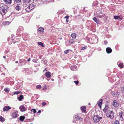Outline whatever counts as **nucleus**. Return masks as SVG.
Segmentation results:
<instances>
[{
	"label": "nucleus",
	"instance_id": "obj_1",
	"mask_svg": "<svg viewBox=\"0 0 124 124\" xmlns=\"http://www.w3.org/2000/svg\"><path fill=\"white\" fill-rule=\"evenodd\" d=\"M8 7L6 5L2 4L0 6V13L2 15L6 14L8 10Z\"/></svg>",
	"mask_w": 124,
	"mask_h": 124
},
{
	"label": "nucleus",
	"instance_id": "obj_2",
	"mask_svg": "<svg viewBox=\"0 0 124 124\" xmlns=\"http://www.w3.org/2000/svg\"><path fill=\"white\" fill-rule=\"evenodd\" d=\"M106 116L108 117L109 118L111 119H112L114 118V113L112 111L108 110L107 112Z\"/></svg>",
	"mask_w": 124,
	"mask_h": 124
},
{
	"label": "nucleus",
	"instance_id": "obj_3",
	"mask_svg": "<svg viewBox=\"0 0 124 124\" xmlns=\"http://www.w3.org/2000/svg\"><path fill=\"white\" fill-rule=\"evenodd\" d=\"M18 115V111L16 110H14L11 114V116L13 118H16Z\"/></svg>",
	"mask_w": 124,
	"mask_h": 124
},
{
	"label": "nucleus",
	"instance_id": "obj_4",
	"mask_svg": "<svg viewBox=\"0 0 124 124\" xmlns=\"http://www.w3.org/2000/svg\"><path fill=\"white\" fill-rule=\"evenodd\" d=\"M93 119L94 122L96 123L99 122L100 120L99 116L98 115H95L93 116Z\"/></svg>",
	"mask_w": 124,
	"mask_h": 124
},
{
	"label": "nucleus",
	"instance_id": "obj_5",
	"mask_svg": "<svg viewBox=\"0 0 124 124\" xmlns=\"http://www.w3.org/2000/svg\"><path fill=\"white\" fill-rule=\"evenodd\" d=\"M19 109L21 111L24 112L26 111L27 110V107H24L23 105H22L20 107Z\"/></svg>",
	"mask_w": 124,
	"mask_h": 124
},
{
	"label": "nucleus",
	"instance_id": "obj_6",
	"mask_svg": "<svg viewBox=\"0 0 124 124\" xmlns=\"http://www.w3.org/2000/svg\"><path fill=\"white\" fill-rule=\"evenodd\" d=\"M97 15V17L101 18H102L105 16V14L104 13H102V12H100Z\"/></svg>",
	"mask_w": 124,
	"mask_h": 124
},
{
	"label": "nucleus",
	"instance_id": "obj_7",
	"mask_svg": "<svg viewBox=\"0 0 124 124\" xmlns=\"http://www.w3.org/2000/svg\"><path fill=\"white\" fill-rule=\"evenodd\" d=\"M11 109V108L9 106H5L3 108V110L4 111H7L9 109Z\"/></svg>",
	"mask_w": 124,
	"mask_h": 124
},
{
	"label": "nucleus",
	"instance_id": "obj_8",
	"mask_svg": "<svg viewBox=\"0 0 124 124\" xmlns=\"http://www.w3.org/2000/svg\"><path fill=\"white\" fill-rule=\"evenodd\" d=\"M75 118L76 120L77 121L79 120H80L82 121L83 120V119L82 118H81L78 115H76L75 116Z\"/></svg>",
	"mask_w": 124,
	"mask_h": 124
},
{
	"label": "nucleus",
	"instance_id": "obj_9",
	"mask_svg": "<svg viewBox=\"0 0 124 124\" xmlns=\"http://www.w3.org/2000/svg\"><path fill=\"white\" fill-rule=\"evenodd\" d=\"M113 105L115 108L119 106V104L116 100H114L113 102Z\"/></svg>",
	"mask_w": 124,
	"mask_h": 124
},
{
	"label": "nucleus",
	"instance_id": "obj_10",
	"mask_svg": "<svg viewBox=\"0 0 124 124\" xmlns=\"http://www.w3.org/2000/svg\"><path fill=\"white\" fill-rule=\"evenodd\" d=\"M107 52L108 54L111 53L112 51V50L110 47H107L106 49Z\"/></svg>",
	"mask_w": 124,
	"mask_h": 124
},
{
	"label": "nucleus",
	"instance_id": "obj_11",
	"mask_svg": "<svg viewBox=\"0 0 124 124\" xmlns=\"http://www.w3.org/2000/svg\"><path fill=\"white\" fill-rule=\"evenodd\" d=\"M29 7L30 8L31 10L33 9L35 7V5L34 3H32L30 4L29 6Z\"/></svg>",
	"mask_w": 124,
	"mask_h": 124
},
{
	"label": "nucleus",
	"instance_id": "obj_12",
	"mask_svg": "<svg viewBox=\"0 0 124 124\" xmlns=\"http://www.w3.org/2000/svg\"><path fill=\"white\" fill-rule=\"evenodd\" d=\"M86 107L85 106L82 107L81 108V109L83 112H85L86 111Z\"/></svg>",
	"mask_w": 124,
	"mask_h": 124
},
{
	"label": "nucleus",
	"instance_id": "obj_13",
	"mask_svg": "<svg viewBox=\"0 0 124 124\" xmlns=\"http://www.w3.org/2000/svg\"><path fill=\"white\" fill-rule=\"evenodd\" d=\"M46 76L47 78H50L51 76V73L49 71L46 72Z\"/></svg>",
	"mask_w": 124,
	"mask_h": 124
},
{
	"label": "nucleus",
	"instance_id": "obj_14",
	"mask_svg": "<svg viewBox=\"0 0 124 124\" xmlns=\"http://www.w3.org/2000/svg\"><path fill=\"white\" fill-rule=\"evenodd\" d=\"M4 2L6 3L11 4L12 0H3Z\"/></svg>",
	"mask_w": 124,
	"mask_h": 124
},
{
	"label": "nucleus",
	"instance_id": "obj_15",
	"mask_svg": "<svg viewBox=\"0 0 124 124\" xmlns=\"http://www.w3.org/2000/svg\"><path fill=\"white\" fill-rule=\"evenodd\" d=\"M114 18L116 20L118 19L119 20H121V19L120 18V17L119 16H115L114 17Z\"/></svg>",
	"mask_w": 124,
	"mask_h": 124
},
{
	"label": "nucleus",
	"instance_id": "obj_16",
	"mask_svg": "<svg viewBox=\"0 0 124 124\" xmlns=\"http://www.w3.org/2000/svg\"><path fill=\"white\" fill-rule=\"evenodd\" d=\"M16 9L17 10L19 11L21 9V8L19 6V5H17L15 7Z\"/></svg>",
	"mask_w": 124,
	"mask_h": 124
},
{
	"label": "nucleus",
	"instance_id": "obj_17",
	"mask_svg": "<svg viewBox=\"0 0 124 124\" xmlns=\"http://www.w3.org/2000/svg\"><path fill=\"white\" fill-rule=\"evenodd\" d=\"M31 1V0H24V4L25 5H27Z\"/></svg>",
	"mask_w": 124,
	"mask_h": 124
},
{
	"label": "nucleus",
	"instance_id": "obj_18",
	"mask_svg": "<svg viewBox=\"0 0 124 124\" xmlns=\"http://www.w3.org/2000/svg\"><path fill=\"white\" fill-rule=\"evenodd\" d=\"M23 96L22 95H21L17 98V99L18 100L21 101L23 99Z\"/></svg>",
	"mask_w": 124,
	"mask_h": 124
},
{
	"label": "nucleus",
	"instance_id": "obj_19",
	"mask_svg": "<svg viewBox=\"0 0 124 124\" xmlns=\"http://www.w3.org/2000/svg\"><path fill=\"white\" fill-rule=\"evenodd\" d=\"M108 107L107 105H106L105 107V108L103 109V111L104 112H106L107 110L108 109Z\"/></svg>",
	"mask_w": 124,
	"mask_h": 124
},
{
	"label": "nucleus",
	"instance_id": "obj_20",
	"mask_svg": "<svg viewBox=\"0 0 124 124\" xmlns=\"http://www.w3.org/2000/svg\"><path fill=\"white\" fill-rule=\"evenodd\" d=\"M102 99H101L100 100L98 104L99 106L100 107V108H101V105L102 104Z\"/></svg>",
	"mask_w": 124,
	"mask_h": 124
},
{
	"label": "nucleus",
	"instance_id": "obj_21",
	"mask_svg": "<svg viewBox=\"0 0 124 124\" xmlns=\"http://www.w3.org/2000/svg\"><path fill=\"white\" fill-rule=\"evenodd\" d=\"M93 20L96 22L98 23L99 22V20L95 17H94L93 18Z\"/></svg>",
	"mask_w": 124,
	"mask_h": 124
},
{
	"label": "nucleus",
	"instance_id": "obj_22",
	"mask_svg": "<svg viewBox=\"0 0 124 124\" xmlns=\"http://www.w3.org/2000/svg\"><path fill=\"white\" fill-rule=\"evenodd\" d=\"M25 118V117L23 116H21L20 117V120L21 121H23Z\"/></svg>",
	"mask_w": 124,
	"mask_h": 124
},
{
	"label": "nucleus",
	"instance_id": "obj_23",
	"mask_svg": "<svg viewBox=\"0 0 124 124\" xmlns=\"http://www.w3.org/2000/svg\"><path fill=\"white\" fill-rule=\"evenodd\" d=\"M4 90L6 92H9L10 91V89L8 88H4Z\"/></svg>",
	"mask_w": 124,
	"mask_h": 124
},
{
	"label": "nucleus",
	"instance_id": "obj_24",
	"mask_svg": "<svg viewBox=\"0 0 124 124\" xmlns=\"http://www.w3.org/2000/svg\"><path fill=\"white\" fill-rule=\"evenodd\" d=\"M30 9V8L29 7V6H28L27 8L25 9V10L27 12H28L31 10Z\"/></svg>",
	"mask_w": 124,
	"mask_h": 124
},
{
	"label": "nucleus",
	"instance_id": "obj_25",
	"mask_svg": "<svg viewBox=\"0 0 124 124\" xmlns=\"http://www.w3.org/2000/svg\"><path fill=\"white\" fill-rule=\"evenodd\" d=\"M71 37L73 38H75L76 37V34L75 33H72L71 35Z\"/></svg>",
	"mask_w": 124,
	"mask_h": 124
},
{
	"label": "nucleus",
	"instance_id": "obj_26",
	"mask_svg": "<svg viewBox=\"0 0 124 124\" xmlns=\"http://www.w3.org/2000/svg\"><path fill=\"white\" fill-rule=\"evenodd\" d=\"M39 32H43L44 31V29L42 28H40L38 29Z\"/></svg>",
	"mask_w": 124,
	"mask_h": 124
},
{
	"label": "nucleus",
	"instance_id": "obj_27",
	"mask_svg": "<svg viewBox=\"0 0 124 124\" xmlns=\"http://www.w3.org/2000/svg\"><path fill=\"white\" fill-rule=\"evenodd\" d=\"M38 44L39 45L41 46L42 47H44V45L43 43L41 42H38Z\"/></svg>",
	"mask_w": 124,
	"mask_h": 124
},
{
	"label": "nucleus",
	"instance_id": "obj_28",
	"mask_svg": "<svg viewBox=\"0 0 124 124\" xmlns=\"http://www.w3.org/2000/svg\"><path fill=\"white\" fill-rule=\"evenodd\" d=\"M123 113V112L122 111H121L119 113V115L120 116V117L121 119H122V115Z\"/></svg>",
	"mask_w": 124,
	"mask_h": 124
},
{
	"label": "nucleus",
	"instance_id": "obj_29",
	"mask_svg": "<svg viewBox=\"0 0 124 124\" xmlns=\"http://www.w3.org/2000/svg\"><path fill=\"white\" fill-rule=\"evenodd\" d=\"M4 121V119L1 116H0V121Z\"/></svg>",
	"mask_w": 124,
	"mask_h": 124
},
{
	"label": "nucleus",
	"instance_id": "obj_30",
	"mask_svg": "<svg viewBox=\"0 0 124 124\" xmlns=\"http://www.w3.org/2000/svg\"><path fill=\"white\" fill-rule=\"evenodd\" d=\"M10 23V22H4V24L6 25L7 24H9Z\"/></svg>",
	"mask_w": 124,
	"mask_h": 124
},
{
	"label": "nucleus",
	"instance_id": "obj_31",
	"mask_svg": "<svg viewBox=\"0 0 124 124\" xmlns=\"http://www.w3.org/2000/svg\"><path fill=\"white\" fill-rule=\"evenodd\" d=\"M118 66L119 67H120L121 68H122L123 67L124 65L122 63H120L119 64Z\"/></svg>",
	"mask_w": 124,
	"mask_h": 124
},
{
	"label": "nucleus",
	"instance_id": "obj_32",
	"mask_svg": "<svg viewBox=\"0 0 124 124\" xmlns=\"http://www.w3.org/2000/svg\"><path fill=\"white\" fill-rule=\"evenodd\" d=\"M21 92L19 91H16L15 92V93L13 94L14 95H15V94H18L20 93Z\"/></svg>",
	"mask_w": 124,
	"mask_h": 124
},
{
	"label": "nucleus",
	"instance_id": "obj_33",
	"mask_svg": "<svg viewBox=\"0 0 124 124\" xmlns=\"http://www.w3.org/2000/svg\"><path fill=\"white\" fill-rule=\"evenodd\" d=\"M21 0H14V1L16 3H20Z\"/></svg>",
	"mask_w": 124,
	"mask_h": 124
},
{
	"label": "nucleus",
	"instance_id": "obj_34",
	"mask_svg": "<svg viewBox=\"0 0 124 124\" xmlns=\"http://www.w3.org/2000/svg\"><path fill=\"white\" fill-rule=\"evenodd\" d=\"M114 124H119V121L118 120H116L114 122Z\"/></svg>",
	"mask_w": 124,
	"mask_h": 124
},
{
	"label": "nucleus",
	"instance_id": "obj_35",
	"mask_svg": "<svg viewBox=\"0 0 124 124\" xmlns=\"http://www.w3.org/2000/svg\"><path fill=\"white\" fill-rule=\"evenodd\" d=\"M31 111H33L34 113H35L36 112V110L34 109H32Z\"/></svg>",
	"mask_w": 124,
	"mask_h": 124
},
{
	"label": "nucleus",
	"instance_id": "obj_36",
	"mask_svg": "<svg viewBox=\"0 0 124 124\" xmlns=\"http://www.w3.org/2000/svg\"><path fill=\"white\" fill-rule=\"evenodd\" d=\"M41 87V86L40 85H37L36 86V87L37 88L39 89Z\"/></svg>",
	"mask_w": 124,
	"mask_h": 124
},
{
	"label": "nucleus",
	"instance_id": "obj_37",
	"mask_svg": "<svg viewBox=\"0 0 124 124\" xmlns=\"http://www.w3.org/2000/svg\"><path fill=\"white\" fill-rule=\"evenodd\" d=\"M69 50H67L65 51H64V53L66 54H67L68 53Z\"/></svg>",
	"mask_w": 124,
	"mask_h": 124
},
{
	"label": "nucleus",
	"instance_id": "obj_38",
	"mask_svg": "<svg viewBox=\"0 0 124 124\" xmlns=\"http://www.w3.org/2000/svg\"><path fill=\"white\" fill-rule=\"evenodd\" d=\"M69 16H67L65 17L64 18H66V21L67 22L68 21H67V19H69Z\"/></svg>",
	"mask_w": 124,
	"mask_h": 124
},
{
	"label": "nucleus",
	"instance_id": "obj_39",
	"mask_svg": "<svg viewBox=\"0 0 124 124\" xmlns=\"http://www.w3.org/2000/svg\"><path fill=\"white\" fill-rule=\"evenodd\" d=\"M74 82L75 84H76L77 85H78V81H74Z\"/></svg>",
	"mask_w": 124,
	"mask_h": 124
},
{
	"label": "nucleus",
	"instance_id": "obj_40",
	"mask_svg": "<svg viewBox=\"0 0 124 124\" xmlns=\"http://www.w3.org/2000/svg\"><path fill=\"white\" fill-rule=\"evenodd\" d=\"M42 105L43 106H45L46 104V103L45 102H43L42 104Z\"/></svg>",
	"mask_w": 124,
	"mask_h": 124
},
{
	"label": "nucleus",
	"instance_id": "obj_41",
	"mask_svg": "<svg viewBox=\"0 0 124 124\" xmlns=\"http://www.w3.org/2000/svg\"><path fill=\"white\" fill-rule=\"evenodd\" d=\"M32 61L33 62H37L36 60L35 59L33 60Z\"/></svg>",
	"mask_w": 124,
	"mask_h": 124
},
{
	"label": "nucleus",
	"instance_id": "obj_42",
	"mask_svg": "<svg viewBox=\"0 0 124 124\" xmlns=\"http://www.w3.org/2000/svg\"><path fill=\"white\" fill-rule=\"evenodd\" d=\"M86 48V47H82V49H81V50H84Z\"/></svg>",
	"mask_w": 124,
	"mask_h": 124
},
{
	"label": "nucleus",
	"instance_id": "obj_43",
	"mask_svg": "<svg viewBox=\"0 0 124 124\" xmlns=\"http://www.w3.org/2000/svg\"><path fill=\"white\" fill-rule=\"evenodd\" d=\"M104 44H105V45H106L107 44V41H104Z\"/></svg>",
	"mask_w": 124,
	"mask_h": 124
},
{
	"label": "nucleus",
	"instance_id": "obj_44",
	"mask_svg": "<svg viewBox=\"0 0 124 124\" xmlns=\"http://www.w3.org/2000/svg\"><path fill=\"white\" fill-rule=\"evenodd\" d=\"M41 111L40 110H39L38 111V113H41Z\"/></svg>",
	"mask_w": 124,
	"mask_h": 124
},
{
	"label": "nucleus",
	"instance_id": "obj_45",
	"mask_svg": "<svg viewBox=\"0 0 124 124\" xmlns=\"http://www.w3.org/2000/svg\"><path fill=\"white\" fill-rule=\"evenodd\" d=\"M31 59L30 58H29V59L27 61L28 62L30 61V60Z\"/></svg>",
	"mask_w": 124,
	"mask_h": 124
},
{
	"label": "nucleus",
	"instance_id": "obj_46",
	"mask_svg": "<svg viewBox=\"0 0 124 124\" xmlns=\"http://www.w3.org/2000/svg\"><path fill=\"white\" fill-rule=\"evenodd\" d=\"M46 68H45V69L43 71H45V70L46 71H47V70H46Z\"/></svg>",
	"mask_w": 124,
	"mask_h": 124
},
{
	"label": "nucleus",
	"instance_id": "obj_47",
	"mask_svg": "<svg viewBox=\"0 0 124 124\" xmlns=\"http://www.w3.org/2000/svg\"><path fill=\"white\" fill-rule=\"evenodd\" d=\"M18 61H16V62H15V63H18Z\"/></svg>",
	"mask_w": 124,
	"mask_h": 124
},
{
	"label": "nucleus",
	"instance_id": "obj_48",
	"mask_svg": "<svg viewBox=\"0 0 124 124\" xmlns=\"http://www.w3.org/2000/svg\"><path fill=\"white\" fill-rule=\"evenodd\" d=\"M70 69L72 70H74V69H72V68H70Z\"/></svg>",
	"mask_w": 124,
	"mask_h": 124
},
{
	"label": "nucleus",
	"instance_id": "obj_49",
	"mask_svg": "<svg viewBox=\"0 0 124 124\" xmlns=\"http://www.w3.org/2000/svg\"><path fill=\"white\" fill-rule=\"evenodd\" d=\"M74 67L75 68V69H76V68H77V67L75 66H74Z\"/></svg>",
	"mask_w": 124,
	"mask_h": 124
},
{
	"label": "nucleus",
	"instance_id": "obj_50",
	"mask_svg": "<svg viewBox=\"0 0 124 124\" xmlns=\"http://www.w3.org/2000/svg\"><path fill=\"white\" fill-rule=\"evenodd\" d=\"M3 58H4V59H5L6 56H3Z\"/></svg>",
	"mask_w": 124,
	"mask_h": 124
},
{
	"label": "nucleus",
	"instance_id": "obj_51",
	"mask_svg": "<svg viewBox=\"0 0 124 124\" xmlns=\"http://www.w3.org/2000/svg\"><path fill=\"white\" fill-rule=\"evenodd\" d=\"M51 80L52 81H53L54 80V79H52Z\"/></svg>",
	"mask_w": 124,
	"mask_h": 124
},
{
	"label": "nucleus",
	"instance_id": "obj_52",
	"mask_svg": "<svg viewBox=\"0 0 124 124\" xmlns=\"http://www.w3.org/2000/svg\"><path fill=\"white\" fill-rule=\"evenodd\" d=\"M100 119H101L102 118V117H100Z\"/></svg>",
	"mask_w": 124,
	"mask_h": 124
},
{
	"label": "nucleus",
	"instance_id": "obj_53",
	"mask_svg": "<svg viewBox=\"0 0 124 124\" xmlns=\"http://www.w3.org/2000/svg\"><path fill=\"white\" fill-rule=\"evenodd\" d=\"M90 104V103H89V104Z\"/></svg>",
	"mask_w": 124,
	"mask_h": 124
}]
</instances>
